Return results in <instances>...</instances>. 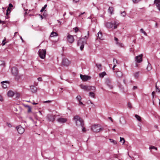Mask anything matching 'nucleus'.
Wrapping results in <instances>:
<instances>
[{
  "label": "nucleus",
  "instance_id": "ea45409f",
  "mask_svg": "<svg viewBox=\"0 0 160 160\" xmlns=\"http://www.w3.org/2000/svg\"><path fill=\"white\" fill-rule=\"evenodd\" d=\"M5 64V62L4 61H0V66L4 65Z\"/></svg>",
  "mask_w": 160,
  "mask_h": 160
},
{
  "label": "nucleus",
  "instance_id": "338daca9",
  "mask_svg": "<svg viewBox=\"0 0 160 160\" xmlns=\"http://www.w3.org/2000/svg\"><path fill=\"white\" fill-rule=\"evenodd\" d=\"M85 13V12H82V13H81L78 16V17H81V15H82V14H84V13Z\"/></svg>",
  "mask_w": 160,
  "mask_h": 160
},
{
  "label": "nucleus",
  "instance_id": "4be33fe9",
  "mask_svg": "<svg viewBox=\"0 0 160 160\" xmlns=\"http://www.w3.org/2000/svg\"><path fill=\"white\" fill-rule=\"evenodd\" d=\"M116 75L118 78H120L122 76V73L119 71H117L116 72Z\"/></svg>",
  "mask_w": 160,
  "mask_h": 160
},
{
  "label": "nucleus",
  "instance_id": "20e7f679",
  "mask_svg": "<svg viewBox=\"0 0 160 160\" xmlns=\"http://www.w3.org/2000/svg\"><path fill=\"white\" fill-rule=\"evenodd\" d=\"M92 130L94 132H98L102 130V128H100L99 125H94L92 126L91 128Z\"/></svg>",
  "mask_w": 160,
  "mask_h": 160
},
{
  "label": "nucleus",
  "instance_id": "5701e85b",
  "mask_svg": "<svg viewBox=\"0 0 160 160\" xmlns=\"http://www.w3.org/2000/svg\"><path fill=\"white\" fill-rule=\"evenodd\" d=\"M15 77V79L16 80L18 81L21 77L22 75L18 74V73L16 75L14 76Z\"/></svg>",
  "mask_w": 160,
  "mask_h": 160
},
{
  "label": "nucleus",
  "instance_id": "8fccbe9b",
  "mask_svg": "<svg viewBox=\"0 0 160 160\" xmlns=\"http://www.w3.org/2000/svg\"><path fill=\"white\" fill-rule=\"evenodd\" d=\"M7 125L9 127H12V125L10 123H8V122L7 123Z\"/></svg>",
  "mask_w": 160,
  "mask_h": 160
},
{
  "label": "nucleus",
  "instance_id": "5fc2aeb1",
  "mask_svg": "<svg viewBox=\"0 0 160 160\" xmlns=\"http://www.w3.org/2000/svg\"><path fill=\"white\" fill-rule=\"evenodd\" d=\"M13 7V6L12 4H11V3L9 4V7H8L9 8H12Z\"/></svg>",
  "mask_w": 160,
  "mask_h": 160
},
{
  "label": "nucleus",
  "instance_id": "4d7b16f0",
  "mask_svg": "<svg viewBox=\"0 0 160 160\" xmlns=\"http://www.w3.org/2000/svg\"><path fill=\"white\" fill-rule=\"evenodd\" d=\"M155 92L154 91H153L152 92V98H153L154 97V94H155Z\"/></svg>",
  "mask_w": 160,
  "mask_h": 160
},
{
  "label": "nucleus",
  "instance_id": "a19ab883",
  "mask_svg": "<svg viewBox=\"0 0 160 160\" xmlns=\"http://www.w3.org/2000/svg\"><path fill=\"white\" fill-rule=\"evenodd\" d=\"M149 148L150 149H155L156 150L157 149V148H156L155 147L153 146H150Z\"/></svg>",
  "mask_w": 160,
  "mask_h": 160
},
{
  "label": "nucleus",
  "instance_id": "39448f33",
  "mask_svg": "<svg viewBox=\"0 0 160 160\" xmlns=\"http://www.w3.org/2000/svg\"><path fill=\"white\" fill-rule=\"evenodd\" d=\"M70 63V61L67 58H63L62 61V64L64 66H67Z\"/></svg>",
  "mask_w": 160,
  "mask_h": 160
},
{
  "label": "nucleus",
  "instance_id": "cd10ccee",
  "mask_svg": "<svg viewBox=\"0 0 160 160\" xmlns=\"http://www.w3.org/2000/svg\"><path fill=\"white\" fill-rule=\"evenodd\" d=\"M135 117L138 120V121H141V117L139 115L136 114L135 115Z\"/></svg>",
  "mask_w": 160,
  "mask_h": 160
},
{
  "label": "nucleus",
  "instance_id": "2eb2a0df",
  "mask_svg": "<svg viewBox=\"0 0 160 160\" xmlns=\"http://www.w3.org/2000/svg\"><path fill=\"white\" fill-rule=\"evenodd\" d=\"M106 83L107 86H108V87L110 89H112L113 88L112 85L111 84V81L108 78L106 79Z\"/></svg>",
  "mask_w": 160,
  "mask_h": 160
},
{
  "label": "nucleus",
  "instance_id": "aec40b11",
  "mask_svg": "<svg viewBox=\"0 0 160 160\" xmlns=\"http://www.w3.org/2000/svg\"><path fill=\"white\" fill-rule=\"evenodd\" d=\"M30 89L32 92L34 93L36 92L37 88L34 86H31L30 87Z\"/></svg>",
  "mask_w": 160,
  "mask_h": 160
},
{
  "label": "nucleus",
  "instance_id": "4468645a",
  "mask_svg": "<svg viewBox=\"0 0 160 160\" xmlns=\"http://www.w3.org/2000/svg\"><path fill=\"white\" fill-rule=\"evenodd\" d=\"M12 74L13 75H16L18 73L17 69L15 67H13L11 69Z\"/></svg>",
  "mask_w": 160,
  "mask_h": 160
},
{
  "label": "nucleus",
  "instance_id": "4c0bfd02",
  "mask_svg": "<svg viewBox=\"0 0 160 160\" xmlns=\"http://www.w3.org/2000/svg\"><path fill=\"white\" fill-rule=\"evenodd\" d=\"M122 141H123L122 142L123 144H124L125 143V140L123 138L120 137V142H122Z\"/></svg>",
  "mask_w": 160,
  "mask_h": 160
},
{
  "label": "nucleus",
  "instance_id": "052dcab7",
  "mask_svg": "<svg viewBox=\"0 0 160 160\" xmlns=\"http://www.w3.org/2000/svg\"><path fill=\"white\" fill-rule=\"evenodd\" d=\"M5 22V21H2L0 20V23H2V24H4Z\"/></svg>",
  "mask_w": 160,
  "mask_h": 160
},
{
  "label": "nucleus",
  "instance_id": "bb28decb",
  "mask_svg": "<svg viewBox=\"0 0 160 160\" xmlns=\"http://www.w3.org/2000/svg\"><path fill=\"white\" fill-rule=\"evenodd\" d=\"M108 11L110 13L112 14L113 11V8L112 7H109L108 8Z\"/></svg>",
  "mask_w": 160,
  "mask_h": 160
},
{
  "label": "nucleus",
  "instance_id": "473e14b6",
  "mask_svg": "<svg viewBox=\"0 0 160 160\" xmlns=\"http://www.w3.org/2000/svg\"><path fill=\"white\" fill-rule=\"evenodd\" d=\"M76 99L79 101L81 100L82 98L80 95H78L76 97Z\"/></svg>",
  "mask_w": 160,
  "mask_h": 160
},
{
  "label": "nucleus",
  "instance_id": "774afa93",
  "mask_svg": "<svg viewBox=\"0 0 160 160\" xmlns=\"http://www.w3.org/2000/svg\"><path fill=\"white\" fill-rule=\"evenodd\" d=\"M140 32H142V33H143V32H144V31L143 29L142 28H141V29L140 30Z\"/></svg>",
  "mask_w": 160,
  "mask_h": 160
},
{
  "label": "nucleus",
  "instance_id": "1a4fd4ad",
  "mask_svg": "<svg viewBox=\"0 0 160 160\" xmlns=\"http://www.w3.org/2000/svg\"><path fill=\"white\" fill-rule=\"evenodd\" d=\"M80 77L82 80L83 81H86L90 79L91 78L89 76L84 75L82 74L80 75Z\"/></svg>",
  "mask_w": 160,
  "mask_h": 160
},
{
  "label": "nucleus",
  "instance_id": "49530a36",
  "mask_svg": "<svg viewBox=\"0 0 160 160\" xmlns=\"http://www.w3.org/2000/svg\"><path fill=\"white\" fill-rule=\"evenodd\" d=\"M141 0H132L133 2L134 3H137L139 2Z\"/></svg>",
  "mask_w": 160,
  "mask_h": 160
},
{
  "label": "nucleus",
  "instance_id": "09e8293b",
  "mask_svg": "<svg viewBox=\"0 0 160 160\" xmlns=\"http://www.w3.org/2000/svg\"><path fill=\"white\" fill-rule=\"evenodd\" d=\"M113 62H114V64L115 63H118V61L115 59L114 58L113 59Z\"/></svg>",
  "mask_w": 160,
  "mask_h": 160
},
{
  "label": "nucleus",
  "instance_id": "9d476101",
  "mask_svg": "<svg viewBox=\"0 0 160 160\" xmlns=\"http://www.w3.org/2000/svg\"><path fill=\"white\" fill-rule=\"evenodd\" d=\"M67 121V119L66 118H59L57 119V122L60 123H65Z\"/></svg>",
  "mask_w": 160,
  "mask_h": 160
},
{
  "label": "nucleus",
  "instance_id": "a211bd4d",
  "mask_svg": "<svg viewBox=\"0 0 160 160\" xmlns=\"http://www.w3.org/2000/svg\"><path fill=\"white\" fill-rule=\"evenodd\" d=\"M120 122L122 125H124L126 124V120L123 117H121L120 119Z\"/></svg>",
  "mask_w": 160,
  "mask_h": 160
},
{
  "label": "nucleus",
  "instance_id": "9b49d317",
  "mask_svg": "<svg viewBox=\"0 0 160 160\" xmlns=\"http://www.w3.org/2000/svg\"><path fill=\"white\" fill-rule=\"evenodd\" d=\"M47 118L49 121L53 122L55 119V116L49 114L47 116Z\"/></svg>",
  "mask_w": 160,
  "mask_h": 160
},
{
  "label": "nucleus",
  "instance_id": "de8ad7c7",
  "mask_svg": "<svg viewBox=\"0 0 160 160\" xmlns=\"http://www.w3.org/2000/svg\"><path fill=\"white\" fill-rule=\"evenodd\" d=\"M6 40V39H4L3 41H2V46H4L5 44V43H6V42H4Z\"/></svg>",
  "mask_w": 160,
  "mask_h": 160
},
{
  "label": "nucleus",
  "instance_id": "864d4df0",
  "mask_svg": "<svg viewBox=\"0 0 160 160\" xmlns=\"http://www.w3.org/2000/svg\"><path fill=\"white\" fill-rule=\"evenodd\" d=\"M75 31V32H76L78 30V29L77 27H76L75 28H74Z\"/></svg>",
  "mask_w": 160,
  "mask_h": 160
},
{
  "label": "nucleus",
  "instance_id": "e2e57ef3",
  "mask_svg": "<svg viewBox=\"0 0 160 160\" xmlns=\"http://www.w3.org/2000/svg\"><path fill=\"white\" fill-rule=\"evenodd\" d=\"M87 103L88 104H89L90 103H91L92 104H93L91 102V101L90 100H89L87 102Z\"/></svg>",
  "mask_w": 160,
  "mask_h": 160
},
{
  "label": "nucleus",
  "instance_id": "c756f323",
  "mask_svg": "<svg viewBox=\"0 0 160 160\" xmlns=\"http://www.w3.org/2000/svg\"><path fill=\"white\" fill-rule=\"evenodd\" d=\"M121 15L122 17H125L126 15V13L124 11L121 12Z\"/></svg>",
  "mask_w": 160,
  "mask_h": 160
},
{
  "label": "nucleus",
  "instance_id": "72a5a7b5",
  "mask_svg": "<svg viewBox=\"0 0 160 160\" xmlns=\"http://www.w3.org/2000/svg\"><path fill=\"white\" fill-rule=\"evenodd\" d=\"M47 6V5L45 4L44 5V6L42 7V9L40 10L41 12H43L45 10V9L46 8Z\"/></svg>",
  "mask_w": 160,
  "mask_h": 160
},
{
  "label": "nucleus",
  "instance_id": "79ce46f5",
  "mask_svg": "<svg viewBox=\"0 0 160 160\" xmlns=\"http://www.w3.org/2000/svg\"><path fill=\"white\" fill-rule=\"evenodd\" d=\"M160 3V0H154V4H156V3Z\"/></svg>",
  "mask_w": 160,
  "mask_h": 160
},
{
  "label": "nucleus",
  "instance_id": "f257e3e1",
  "mask_svg": "<svg viewBox=\"0 0 160 160\" xmlns=\"http://www.w3.org/2000/svg\"><path fill=\"white\" fill-rule=\"evenodd\" d=\"M119 23L117 21H114L111 22H106L105 24V26L107 28L116 29L117 28Z\"/></svg>",
  "mask_w": 160,
  "mask_h": 160
},
{
  "label": "nucleus",
  "instance_id": "c03bdc74",
  "mask_svg": "<svg viewBox=\"0 0 160 160\" xmlns=\"http://www.w3.org/2000/svg\"><path fill=\"white\" fill-rule=\"evenodd\" d=\"M96 65L98 69H100L101 68L102 66L101 64H96Z\"/></svg>",
  "mask_w": 160,
  "mask_h": 160
},
{
  "label": "nucleus",
  "instance_id": "bf43d9fd",
  "mask_svg": "<svg viewBox=\"0 0 160 160\" xmlns=\"http://www.w3.org/2000/svg\"><path fill=\"white\" fill-rule=\"evenodd\" d=\"M137 88V87L136 86H134L132 88V89L133 90H135Z\"/></svg>",
  "mask_w": 160,
  "mask_h": 160
},
{
  "label": "nucleus",
  "instance_id": "ddd939ff",
  "mask_svg": "<svg viewBox=\"0 0 160 160\" xmlns=\"http://www.w3.org/2000/svg\"><path fill=\"white\" fill-rule=\"evenodd\" d=\"M142 54L139 55L137 57H136V60L137 63H140L142 61Z\"/></svg>",
  "mask_w": 160,
  "mask_h": 160
},
{
  "label": "nucleus",
  "instance_id": "7ed1b4c3",
  "mask_svg": "<svg viewBox=\"0 0 160 160\" xmlns=\"http://www.w3.org/2000/svg\"><path fill=\"white\" fill-rule=\"evenodd\" d=\"M38 54L41 59H44L46 56V51L45 49H39L38 52Z\"/></svg>",
  "mask_w": 160,
  "mask_h": 160
},
{
  "label": "nucleus",
  "instance_id": "0eeeda50",
  "mask_svg": "<svg viewBox=\"0 0 160 160\" xmlns=\"http://www.w3.org/2000/svg\"><path fill=\"white\" fill-rule=\"evenodd\" d=\"M82 38H80L78 40L77 43L78 46H80V49L81 50H82L83 49L84 46V42L82 41Z\"/></svg>",
  "mask_w": 160,
  "mask_h": 160
},
{
  "label": "nucleus",
  "instance_id": "f8f14e48",
  "mask_svg": "<svg viewBox=\"0 0 160 160\" xmlns=\"http://www.w3.org/2000/svg\"><path fill=\"white\" fill-rule=\"evenodd\" d=\"M67 38L68 42L70 43H72L74 41L73 36L69 34L67 36Z\"/></svg>",
  "mask_w": 160,
  "mask_h": 160
},
{
  "label": "nucleus",
  "instance_id": "37998d69",
  "mask_svg": "<svg viewBox=\"0 0 160 160\" xmlns=\"http://www.w3.org/2000/svg\"><path fill=\"white\" fill-rule=\"evenodd\" d=\"M89 35V32H88V36H86L84 37V38L85 39H87L88 38V36Z\"/></svg>",
  "mask_w": 160,
  "mask_h": 160
},
{
  "label": "nucleus",
  "instance_id": "13d9d810",
  "mask_svg": "<svg viewBox=\"0 0 160 160\" xmlns=\"http://www.w3.org/2000/svg\"><path fill=\"white\" fill-rule=\"evenodd\" d=\"M37 79H38V81H42V78L41 77H39V78H38Z\"/></svg>",
  "mask_w": 160,
  "mask_h": 160
},
{
  "label": "nucleus",
  "instance_id": "393cba45",
  "mask_svg": "<svg viewBox=\"0 0 160 160\" xmlns=\"http://www.w3.org/2000/svg\"><path fill=\"white\" fill-rule=\"evenodd\" d=\"M106 75V73L105 72H103L99 74V76L101 78H103L104 76Z\"/></svg>",
  "mask_w": 160,
  "mask_h": 160
},
{
  "label": "nucleus",
  "instance_id": "680f3d73",
  "mask_svg": "<svg viewBox=\"0 0 160 160\" xmlns=\"http://www.w3.org/2000/svg\"><path fill=\"white\" fill-rule=\"evenodd\" d=\"M82 128V132H85L86 131L85 128L84 127H83Z\"/></svg>",
  "mask_w": 160,
  "mask_h": 160
},
{
  "label": "nucleus",
  "instance_id": "6e6552de",
  "mask_svg": "<svg viewBox=\"0 0 160 160\" xmlns=\"http://www.w3.org/2000/svg\"><path fill=\"white\" fill-rule=\"evenodd\" d=\"M2 84V87L4 89L7 88L8 86L9 85V82L8 81H4L2 82H1Z\"/></svg>",
  "mask_w": 160,
  "mask_h": 160
},
{
  "label": "nucleus",
  "instance_id": "2f4dec72",
  "mask_svg": "<svg viewBox=\"0 0 160 160\" xmlns=\"http://www.w3.org/2000/svg\"><path fill=\"white\" fill-rule=\"evenodd\" d=\"M109 139L110 141V142L113 143L114 144H117V142L116 141L112 139Z\"/></svg>",
  "mask_w": 160,
  "mask_h": 160
},
{
  "label": "nucleus",
  "instance_id": "f3484780",
  "mask_svg": "<svg viewBox=\"0 0 160 160\" xmlns=\"http://www.w3.org/2000/svg\"><path fill=\"white\" fill-rule=\"evenodd\" d=\"M81 87L82 89H83L85 91H89V88H90V86H87L83 85H81Z\"/></svg>",
  "mask_w": 160,
  "mask_h": 160
},
{
  "label": "nucleus",
  "instance_id": "a18cd8bd",
  "mask_svg": "<svg viewBox=\"0 0 160 160\" xmlns=\"http://www.w3.org/2000/svg\"><path fill=\"white\" fill-rule=\"evenodd\" d=\"M157 82L156 83V89L158 90V92H160V89H159L157 86Z\"/></svg>",
  "mask_w": 160,
  "mask_h": 160
},
{
  "label": "nucleus",
  "instance_id": "c85d7f7f",
  "mask_svg": "<svg viewBox=\"0 0 160 160\" xmlns=\"http://www.w3.org/2000/svg\"><path fill=\"white\" fill-rule=\"evenodd\" d=\"M57 35V33L55 32H52L50 35V37H53L55 36H56Z\"/></svg>",
  "mask_w": 160,
  "mask_h": 160
},
{
  "label": "nucleus",
  "instance_id": "f03ea898",
  "mask_svg": "<svg viewBox=\"0 0 160 160\" xmlns=\"http://www.w3.org/2000/svg\"><path fill=\"white\" fill-rule=\"evenodd\" d=\"M73 120L75 122L76 125L78 126L82 127L84 126V122L83 120L79 116L76 115L73 118Z\"/></svg>",
  "mask_w": 160,
  "mask_h": 160
},
{
  "label": "nucleus",
  "instance_id": "7c9ffc66",
  "mask_svg": "<svg viewBox=\"0 0 160 160\" xmlns=\"http://www.w3.org/2000/svg\"><path fill=\"white\" fill-rule=\"evenodd\" d=\"M95 87L94 86H90L89 88V90H92L93 91H95Z\"/></svg>",
  "mask_w": 160,
  "mask_h": 160
},
{
  "label": "nucleus",
  "instance_id": "0e129e2a",
  "mask_svg": "<svg viewBox=\"0 0 160 160\" xmlns=\"http://www.w3.org/2000/svg\"><path fill=\"white\" fill-rule=\"evenodd\" d=\"M51 102V101L48 100V101H44V103H50Z\"/></svg>",
  "mask_w": 160,
  "mask_h": 160
},
{
  "label": "nucleus",
  "instance_id": "a878e982",
  "mask_svg": "<svg viewBox=\"0 0 160 160\" xmlns=\"http://www.w3.org/2000/svg\"><path fill=\"white\" fill-rule=\"evenodd\" d=\"M152 69V67L151 65L148 62V65L147 69L148 71H149Z\"/></svg>",
  "mask_w": 160,
  "mask_h": 160
},
{
  "label": "nucleus",
  "instance_id": "dca6fc26",
  "mask_svg": "<svg viewBox=\"0 0 160 160\" xmlns=\"http://www.w3.org/2000/svg\"><path fill=\"white\" fill-rule=\"evenodd\" d=\"M114 40L116 41V44L119 47H123V44L118 42V39L116 37L114 38Z\"/></svg>",
  "mask_w": 160,
  "mask_h": 160
},
{
  "label": "nucleus",
  "instance_id": "b1692460",
  "mask_svg": "<svg viewBox=\"0 0 160 160\" xmlns=\"http://www.w3.org/2000/svg\"><path fill=\"white\" fill-rule=\"evenodd\" d=\"M140 74L139 72H137L134 73V77L136 78H138Z\"/></svg>",
  "mask_w": 160,
  "mask_h": 160
},
{
  "label": "nucleus",
  "instance_id": "423d86ee",
  "mask_svg": "<svg viewBox=\"0 0 160 160\" xmlns=\"http://www.w3.org/2000/svg\"><path fill=\"white\" fill-rule=\"evenodd\" d=\"M16 129L18 133L20 134H22L25 131L24 128H22L21 125L17 126Z\"/></svg>",
  "mask_w": 160,
  "mask_h": 160
},
{
  "label": "nucleus",
  "instance_id": "58836bf2",
  "mask_svg": "<svg viewBox=\"0 0 160 160\" xmlns=\"http://www.w3.org/2000/svg\"><path fill=\"white\" fill-rule=\"evenodd\" d=\"M156 5L157 6V8L160 11V4L156 3Z\"/></svg>",
  "mask_w": 160,
  "mask_h": 160
},
{
  "label": "nucleus",
  "instance_id": "c9c22d12",
  "mask_svg": "<svg viewBox=\"0 0 160 160\" xmlns=\"http://www.w3.org/2000/svg\"><path fill=\"white\" fill-rule=\"evenodd\" d=\"M11 8L9 7H8V8H7V11H7L6 15L7 16H8V15L9 14L8 11H9L10 12L11 11Z\"/></svg>",
  "mask_w": 160,
  "mask_h": 160
},
{
  "label": "nucleus",
  "instance_id": "e433bc0d",
  "mask_svg": "<svg viewBox=\"0 0 160 160\" xmlns=\"http://www.w3.org/2000/svg\"><path fill=\"white\" fill-rule=\"evenodd\" d=\"M26 107H27L28 108V112H31V108L30 106L28 105H27L26 106Z\"/></svg>",
  "mask_w": 160,
  "mask_h": 160
},
{
  "label": "nucleus",
  "instance_id": "69168bd1",
  "mask_svg": "<svg viewBox=\"0 0 160 160\" xmlns=\"http://www.w3.org/2000/svg\"><path fill=\"white\" fill-rule=\"evenodd\" d=\"M73 1L75 3H76L79 1V0H73Z\"/></svg>",
  "mask_w": 160,
  "mask_h": 160
},
{
  "label": "nucleus",
  "instance_id": "6e6d98bb",
  "mask_svg": "<svg viewBox=\"0 0 160 160\" xmlns=\"http://www.w3.org/2000/svg\"><path fill=\"white\" fill-rule=\"evenodd\" d=\"M3 100V99L2 96L0 95V101H2Z\"/></svg>",
  "mask_w": 160,
  "mask_h": 160
},
{
  "label": "nucleus",
  "instance_id": "412c9836",
  "mask_svg": "<svg viewBox=\"0 0 160 160\" xmlns=\"http://www.w3.org/2000/svg\"><path fill=\"white\" fill-rule=\"evenodd\" d=\"M14 95V92L12 91H9L8 93H7V95L9 97H12L13 95Z\"/></svg>",
  "mask_w": 160,
  "mask_h": 160
},
{
  "label": "nucleus",
  "instance_id": "603ef678",
  "mask_svg": "<svg viewBox=\"0 0 160 160\" xmlns=\"http://www.w3.org/2000/svg\"><path fill=\"white\" fill-rule=\"evenodd\" d=\"M79 105H82L83 106L84 105V104H83L82 102H81V101H79Z\"/></svg>",
  "mask_w": 160,
  "mask_h": 160
},
{
  "label": "nucleus",
  "instance_id": "6ab92c4d",
  "mask_svg": "<svg viewBox=\"0 0 160 160\" xmlns=\"http://www.w3.org/2000/svg\"><path fill=\"white\" fill-rule=\"evenodd\" d=\"M97 37L100 40H103V39L102 33L101 31H99L97 34Z\"/></svg>",
  "mask_w": 160,
  "mask_h": 160
},
{
  "label": "nucleus",
  "instance_id": "3c124183",
  "mask_svg": "<svg viewBox=\"0 0 160 160\" xmlns=\"http://www.w3.org/2000/svg\"><path fill=\"white\" fill-rule=\"evenodd\" d=\"M128 107L129 108H131L132 106H131V104L130 103L128 102Z\"/></svg>",
  "mask_w": 160,
  "mask_h": 160
},
{
  "label": "nucleus",
  "instance_id": "f704fd0d",
  "mask_svg": "<svg viewBox=\"0 0 160 160\" xmlns=\"http://www.w3.org/2000/svg\"><path fill=\"white\" fill-rule=\"evenodd\" d=\"M89 96L93 98H94V94L93 92H89Z\"/></svg>",
  "mask_w": 160,
  "mask_h": 160
}]
</instances>
